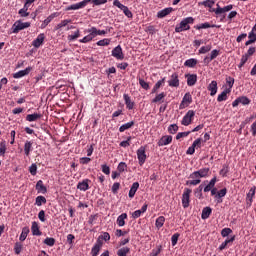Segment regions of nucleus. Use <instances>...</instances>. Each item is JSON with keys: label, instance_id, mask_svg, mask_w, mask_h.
Returning <instances> with one entry per match:
<instances>
[{"label": "nucleus", "instance_id": "1", "mask_svg": "<svg viewBox=\"0 0 256 256\" xmlns=\"http://www.w3.org/2000/svg\"><path fill=\"white\" fill-rule=\"evenodd\" d=\"M209 168H202L197 171L192 172L189 175V179L192 180H187L186 185H192V186H197L201 183V179H207L209 177Z\"/></svg>", "mask_w": 256, "mask_h": 256}, {"label": "nucleus", "instance_id": "2", "mask_svg": "<svg viewBox=\"0 0 256 256\" xmlns=\"http://www.w3.org/2000/svg\"><path fill=\"white\" fill-rule=\"evenodd\" d=\"M193 23H195V18L186 17L178 25H176L175 32L183 33V31H189V29H191L190 25H193Z\"/></svg>", "mask_w": 256, "mask_h": 256}, {"label": "nucleus", "instance_id": "3", "mask_svg": "<svg viewBox=\"0 0 256 256\" xmlns=\"http://www.w3.org/2000/svg\"><path fill=\"white\" fill-rule=\"evenodd\" d=\"M31 27V22H23L21 20H17L12 25V33L17 34L19 31H23V29H29Z\"/></svg>", "mask_w": 256, "mask_h": 256}, {"label": "nucleus", "instance_id": "4", "mask_svg": "<svg viewBox=\"0 0 256 256\" xmlns=\"http://www.w3.org/2000/svg\"><path fill=\"white\" fill-rule=\"evenodd\" d=\"M191 193H193V190L189 188L184 189V192L182 194V207L184 209H187L191 203Z\"/></svg>", "mask_w": 256, "mask_h": 256}, {"label": "nucleus", "instance_id": "5", "mask_svg": "<svg viewBox=\"0 0 256 256\" xmlns=\"http://www.w3.org/2000/svg\"><path fill=\"white\" fill-rule=\"evenodd\" d=\"M194 119H195V112L193 110H189L182 118L181 125H184V127H189V125L193 123Z\"/></svg>", "mask_w": 256, "mask_h": 256}, {"label": "nucleus", "instance_id": "6", "mask_svg": "<svg viewBox=\"0 0 256 256\" xmlns=\"http://www.w3.org/2000/svg\"><path fill=\"white\" fill-rule=\"evenodd\" d=\"M88 3H91V0H83V1L78 2L76 4H72L70 6H67L65 11H77L79 9H85V7H87Z\"/></svg>", "mask_w": 256, "mask_h": 256}, {"label": "nucleus", "instance_id": "7", "mask_svg": "<svg viewBox=\"0 0 256 256\" xmlns=\"http://www.w3.org/2000/svg\"><path fill=\"white\" fill-rule=\"evenodd\" d=\"M191 103H193V96H191V93L187 92L182 98V101L179 105V109H187V107H189Z\"/></svg>", "mask_w": 256, "mask_h": 256}, {"label": "nucleus", "instance_id": "8", "mask_svg": "<svg viewBox=\"0 0 256 256\" xmlns=\"http://www.w3.org/2000/svg\"><path fill=\"white\" fill-rule=\"evenodd\" d=\"M137 159L140 167H143L145 165V162L147 161V153L145 152V147H140L137 150Z\"/></svg>", "mask_w": 256, "mask_h": 256}, {"label": "nucleus", "instance_id": "9", "mask_svg": "<svg viewBox=\"0 0 256 256\" xmlns=\"http://www.w3.org/2000/svg\"><path fill=\"white\" fill-rule=\"evenodd\" d=\"M239 104L250 105L251 99H249L247 96H240L232 102V107H239Z\"/></svg>", "mask_w": 256, "mask_h": 256}, {"label": "nucleus", "instance_id": "10", "mask_svg": "<svg viewBox=\"0 0 256 256\" xmlns=\"http://www.w3.org/2000/svg\"><path fill=\"white\" fill-rule=\"evenodd\" d=\"M112 57H114L118 61H123V59H125V54H123V48H121V45L116 46L112 50Z\"/></svg>", "mask_w": 256, "mask_h": 256}, {"label": "nucleus", "instance_id": "11", "mask_svg": "<svg viewBox=\"0 0 256 256\" xmlns=\"http://www.w3.org/2000/svg\"><path fill=\"white\" fill-rule=\"evenodd\" d=\"M232 9H233L232 4L224 6L223 8L219 6V4H217V8L213 9L212 11H214L215 15H222V13H228V11H231Z\"/></svg>", "mask_w": 256, "mask_h": 256}, {"label": "nucleus", "instance_id": "12", "mask_svg": "<svg viewBox=\"0 0 256 256\" xmlns=\"http://www.w3.org/2000/svg\"><path fill=\"white\" fill-rule=\"evenodd\" d=\"M168 85L169 87H179V74H177V72H174L170 76V79L168 80Z\"/></svg>", "mask_w": 256, "mask_h": 256}, {"label": "nucleus", "instance_id": "13", "mask_svg": "<svg viewBox=\"0 0 256 256\" xmlns=\"http://www.w3.org/2000/svg\"><path fill=\"white\" fill-rule=\"evenodd\" d=\"M173 141V136L165 135L162 136L161 139L158 141V147H165V145H170Z\"/></svg>", "mask_w": 256, "mask_h": 256}, {"label": "nucleus", "instance_id": "14", "mask_svg": "<svg viewBox=\"0 0 256 256\" xmlns=\"http://www.w3.org/2000/svg\"><path fill=\"white\" fill-rule=\"evenodd\" d=\"M206 183H209V181L205 180L196 189H194V195L197 199H203V187H205Z\"/></svg>", "mask_w": 256, "mask_h": 256}, {"label": "nucleus", "instance_id": "15", "mask_svg": "<svg viewBox=\"0 0 256 256\" xmlns=\"http://www.w3.org/2000/svg\"><path fill=\"white\" fill-rule=\"evenodd\" d=\"M44 41H45V34L41 33L37 36L36 39L33 40L32 45L33 47H35V49H39V47L43 45Z\"/></svg>", "mask_w": 256, "mask_h": 256}, {"label": "nucleus", "instance_id": "16", "mask_svg": "<svg viewBox=\"0 0 256 256\" xmlns=\"http://www.w3.org/2000/svg\"><path fill=\"white\" fill-rule=\"evenodd\" d=\"M89 183H91V180L89 179H84L81 182H78L77 184V189L79 191H89L90 187H89Z\"/></svg>", "mask_w": 256, "mask_h": 256}, {"label": "nucleus", "instance_id": "17", "mask_svg": "<svg viewBox=\"0 0 256 256\" xmlns=\"http://www.w3.org/2000/svg\"><path fill=\"white\" fill-rule=\"evenodd\" d=\"M231 94V88H225V90L218 95L217 97V101L218 103H221L223 101H227V99H229V96Z\"/></svg>", "mask_w": 256, "mask_h": 256}, {"label": "nucleus", "instance_id": "18", "mask_svg": "<svg viewBox=\"0 0 256 256\" xmlns=\"http://www.w3.org/2000/svg\"><path fill=\"white\" fill-rule=\"evenodd\" d=\"M31 71H33L32 67H27L24 70H20L18 72H16L13 77L14 79H21V77H25L26 75H29V73H31Z\"/></svg>", "mask_w": 256, "mask_h": 256}, {"label": "nucleus", "instance_id": "19", "mask_svg": "<svg viewBox=\"0 0 256 256\" xmlns=\"http://www.w3.org/2000/svg\"><path fill=\"white\" fill-rule=\"evenodd\" d=\"M103 247V242L101 240H97L94 246L92 247L91 250V255L92 256H97L99 255V251H101V248Z\"/></svg>", "mask_w": 256, "mask_h": 256}, {"label": "nucleus", "instance_id": "20", "mask_svg": "<svg viewBox=\"0 0 256 256\" xmlns=\"http://www.w3.org/2000/svg\"><path fill=\"white\" fill-rule=\"evenodd\" d=\"M123 99L125 101L126 109L129 111L133 110L135 107V102L131 100V96H129V94H124Z\"/></svg>", "mask_w": 256, "mask_h": 256}, {"label": "nucleus", "instance_id": "21", "mask_svg": "<svg viewBox=\"0 0 256 256\" xmlns=\"http://www.w3.org/2000/svg\"><path fill=\"white\" fill-rule=\"evenodd\" d=\"M255 197V188H251L246 195V206L251 207L253 205V198Z\"/></svg>", "mask_w": 256, "mask_h": 256}, {"label": "nucleus", "instance_id": "22", "mask_svg": "<svg viewBox=\"0 0 256 256\" xmlns=\"http://www.w3.org/2000/svg\"><path fill=\"white\" fill-rule=\"evenodd\" d=\"M188 87H193L197 83V74H185Z\"/></svg>", "mask_w": 256, "mask_h": 256}, {"label": "nucleus", "instance_id": "23", "mask_svg": "<svg viewBox=\"0 0 256 256\" xmlns=\"http://www.w3.org/2000/svg\"><path fill=\"white\" fill-rule=\"evenodd\" d=\"M207 89H208V91H210L211 97H215V95H217V91L219 89L217 86V81H215V80L211 81V83L208 85Z\"/></svg>", "mask_w": 256, "mask_h": 256}, {"label": "nucleus", "instance_id": "24", "mask_svg": "<svg viewBox=\"0 0 256 256\" xmlns=\"http://www.w3.org/2000/svg\"><path fill=\"white\" fill-rule=\"evenodd\" d=\"M31 232H32V235H34L36 237H41V235H43V232H41V230L39 228V223H37L35 221L32 222Z\"/></svg>", "mask_w": 256, "mask_h": 256}, {"label": "nucleus", "instance_id": "25", "mask_svg": "<svg viewBox=\"0 0 256 256\" xmlns=\"http://www.w3.org/2000/svg\"><path fill=\"white\" fill-rule=\"evenodd\" d=\"M217 183V177H213L208 184L203 187L204 193H209V191L213 190L215 188V184Z\"/></svg>", "mask_w": 256, "mask_h": 256}, {"label": "nucleus", "instance_id": "26", "mask_svg": "<svg viewBox=\"0 0 256 256\" xmlns=\"http://www.w3.org/2000/svg\"><path fill=\"white\" fill-rule=\"evenodd\" d=\"M55 17H59V13L54 12L50 16H48L41 24V29H45V27H47V25H49V23H51L53 19H55Z\"/></svg>", "mask_w": 256, "mask_h": 256}, {"label": "nucleus", "instance_id": "27", "mask_svg": "<svg viewBox=\"0 0 256 256\" xmlns=\"http://www.w3.org/2000/svg\"><path fill=\"white\" fill-rule=\"evenodd\" d=\"M36 191H38V193H42V195H45V193H47V187L45 186V184H43V180H39L36 183Z\"/></svg>", "mask_w": 256, "mask_h": 256}, {"label": "nucleus", "instance_id": "28", "mask_svg": "<svg viewBox=\"0 0 256 256\" xmlns=\"http://www.w3.org/2000/svg\"><path fill=\"white\" fill-rule=\"evenodd\" d=\"M170 13H173V8L172 7L160 10L157 13V17H158V19H163V17H167V15H169Z\"/></svg>", "mask_w": 256, "mask_h": 256}, {"label": "nucleus", "instance_id": "29", "mask_svg": "<svg viewBox=\"0 0 256 256\" xmlns=\"http://www.w3.org/2000/svg\"><path fill=\"white\" fill-rule=\"evenodd\" d=\"M33 151V142L26 141L24 144V153L26 157H29L31 155V152Z\"/></svg>", "mask_w": 256, "mask_h": 256}, {"label": "nucleus", "instance_id": "30", "mask_svg": "<svg viewBox=\"0 0 256 256\" xmlns=\"http://www.w3.org/2000/svg\"><path fill=\"white\" fill-rule=\"evenodd\" d=\"M138 189H139V182H134L128 194L130 199H133V197H135V193H137Z\"/></svg>", "mask_w": 256, "mask_h": 256}, {"label": "nucleus", "instance_id": "31", "mask_svg": "<svg viewBox=\"0 0 256 256\" xmlns=\"http://www.w3.org/2000/svg\"><path fill=\"white\" fill-rule=\"evenodd\" d=\"M197 63H199V61H197V59L190 58L184 62V67H189L190 69H193L197 66Z\"/></svg>", "mask_w": 256, "mask_h": 256}, {"label": "nucleus", "instance_id": "32", "mask_svg": "<svg viewBox=\"0 0 256 256\" xmlns=\"http://www.w3.org/2000/svg\"><path fill=\"white\" fill-rule=\"evenodd\" d=\"M135 126V121H130L128 123H125L123 125H121L119 127V132L120 133H125V131H127L128 129H131V127H134Z\"/></svg>", "mask_w": 256, "mask_h": 256}, {"label": "nucleus", "instance_id": "33", "mask_svg": "<svg viewBox=\"0 0 256 256\" xmlns=\"http://www.w3.org/2000/svg\"><path fill=\"white\" fill-rule=\"evenodd\" d=\"M43 117L42 114L34 113V114H28L26 116V121H29V123H33V121H37Z\"/></svg>", "mask_w": 256, "mask_h": 256}, {"label": "nucleus", "instance_id": "34", "mask_svg": "<svg viewBox=\"0 0 256 256\" xmlns=\"http://www.w3.org/2000/svg\"><path fill=\"white\" fill-rule=\"evenodd\" d=\"M125 219H127V213H122L118 216L116 220L118 227H125Z\"/></svg>", "mask_w": 256, "mask_h": 256}, {"label": "nucleus", "instance_id": "35", "mask_svg": "<svg viewBox=\"0 0 256 256\" xmlns=\"http://www.w3.org/2000/svg\"><path fill=\"white\" fill-rule=\"evenodd\" d=\"M211 213H213V210L211 209V207H204L202 210V214H201V218L202 219H209V217H211Z\"/></svg>", "mask_w": 256, "mask_h": 256}, {"label": "nucleus", "instance_id": "36", "mask_svg": "<svg viewBox=\"0 0 256 256\" xmlns=\"http://www.w3.org/2000/svg\"><path fill=\"white\" fill-rule=\"evenodd\" d=\"M167 97V93L162 92L157 94L154 99H152V103H163V100Z\"/></svg>", "mask_w": 256, "mask_h": 256}, {"label": "nucleus", "instance_id": "37", "mask_svg": "<svg viewBox=\"0 0 256 256\" xmlns=\"http://www.w3.org/2000/svg\"><path fill=\"white\" fill-rule=\"evenodd\" d=\"M225 195H227V188H223L220 191H218V193L215 196V199L218 200V203H223V200H219V199H223Z\"/></svg>", "mask_w": 256, "mask_h": 256}, {"label": "nucleus", "instance_id": "38", "mask_svg": "<svg viewBox=\"0 0 256 256\" xmlns=\"http://www.w3.org/2000/svg\"><path fill=\"white\" fill-rule=\"evenodd\" d=\"M129 253H131V248H129L127 246L122 247V248L118 249V251H117L118 256H127V255H129Z\"/></svg>", "mask_w": 256, "mask_h": 256}, {"label": "nucleus", "instance_id": "39", "mask_svg": "<svg viewBox=\"0 0 256 256\" xmlns=\"http://www.w3.org/2000/svg\"><path fill=\"white\" fill-rule=\"evenodd\" d=\"M233 241H235V236H232L231 238L226 239L220 246H219V250L223 251V249L227 248V245H229V243H233Z\"/></svg>", "mask_w": 256, "mask_h": 256}, {"label": "nucleus", "instance_id": "40", "mask_svg": "<svg viewBox=\"0 0 256 256\" xmlns=\"http://www.w3.org/2000/svg\"><path fill=\"white\" fill-rule=\"evenodd\" d=\"M69 23H71V19L62 20L60 23H58L55 26V30L59 31V29H63V27H67V25H69Z\"/></svg>", "mask_w": 256, "mask_h": 256}, {"label": "nucleus", "instance_id": "41", "mask_svg": "<svg viewBox=\"0 0 256 256\" xmlns=\"http://www.w3.org/2000/svg\"><path fill=\"white\" fill-rule=\"evenodd\" d=\"M45 203H47V198H45V196L36 197L35 205H37V207H41V205H45Z\"/></svg>", "mask_w": 256, "mask_h": 256}, {"label": "nucleus", "instance_id": "42", "mask_svg": "<svg viewBox=\"0 0 256 256\" xmlns=\"http://www.w3.org/2000/svg\"><path fill=\"white\" fill-rule=\"evenodd\" d=\"M110 44H111V39L109 38H104L96 43L98 47H107V45H110Z\"/></svg>", "mask_w": 256, "mask_h": 256}, {"label": "nucleus", "instance_id": "43", "mask_svg": "<svg viewBox=\"0 0 256 256\" xmlns=\"http://www.w3.org/2000/svg\"><path fill=\"white\" fill-rule=\"evenodd\" d=\"M248 39L254 41V43L256 42V23L253 26L252 30L249 32Z\"/></svg>", "mask_w": 256, "mask_h": 256}, {"label": "nucleus", "instance_id": "44", "mask_svg": "<svg viewBox=\"0 0 256 256\" xmlns=\"http://www.w3.org/2000/svg\"><path fill=\"white\" fill-rule=\"evenodd\" d=\"M155 225L157 227V229H161V227H163V225H165V218L164 216H160L156 219Z\"/></svg>", "mask_w": 256, "mask_h": 256}, {"label": "nucleus", "instance_id": "45", "mask_svg": "<svg viewBox=\"0 0 256 256\" xmlns=\"http://www.w3.org/2000/svg\"><path fill=\"white\" fill-rule=\"evenodd\" d=\"M85 33H89L88 35L92 38L95 39V37H97L98 33H97V28L92 27L90 29L85 30Z\"/></svg>", "mask_w": 256, "mask_h": 256}, {"label": "nucleus", "instance_id": "46", "mask_svg": "<svg viewBox=\"0 0 256 256\" xmlns=\"http://www.w3.org/2000/svg\"><path fill=\"white\" fill-rule=\"evenodd\" d=\"M29 235V228L25 227L22 229V232L20 234L19 240L20 241H25L27 239V236Z\"/></svg>", "mask_w": 256, "mask_h": 256}, {"label": "nucleus", "instance_id": "47", "mask_svg": "<svg viewBox=\"0 0 256 256\" xmlns=\"http://www.w3.org/2000/svg\"><path fill=\"white\" fill-rule=\"evenodd\" d=\"M226 84L228 85V89H230L231 92V90L233 89V85H235V78L231 76L226 77Z\"/></svg>", "mask_w": 256, "mask_h": 256}, {"label": "nucleus", "instance_id": "48", "mask_svg": "<svg viewBox=\"0 0 256 256\" xmlns=\"http://www.w3.org/2000/svg\"><path fill=\"white\" fill-rule=\"evenodd\" d=\"M44 245H47L48 247H53L55 245V238L47 237L43 241Z\"/></svg>", "mask_w": 256, "mask_h": 256}, {"label": "nucleus", "instance_id": "49", "mask_svg": "<svg viewBox=\"0 0 256 256\" xmlns=\"http://www.w3.org/2000/svg\"><path fill=\"white\" fill-rule=\"evenodd\" d=\"M21 251H23V244L19 243V242H16L15 245H14V252H15V254L16 255H20Z\"/></svg>", "mask_w": 256, "mask_h": 256}, {"label": "nucleus", "instance_id": "50", "mask_svg": "<svg viewBox=\"0 0 256 256\" xmlns=\"http://www.w3.org/2000/svg\"><path fill=\"white\" fill-rule=\"evenodd\" d=\"M177 131H179V126H177V124H171L168 127V133H170L171 135H175V133H177Z\"/></svg>", "mask_w": 256, "mask_h": 256}, {"label": "nucleus", "instance_id": "51", "mask_svg": "<svg viewBox=\"0 0 256 256\" xmlns=\"http://www.w3.org/2000/svg\"><path fill=\"white\" fill-rule=\"evenodd\" d=\"M139 85L140 87H142V89H145V91H149L150 86H149V82H146L143 80V78H139Z\"/></svg>", "mask_w": 256, "mask_h": 256}, {"label": "nucleus", "instance_id": "52", "mask_svg": "<svg viewBox=\"0 0 256 256\" xmlns=\"http://www.w3.org/2000/svg\"><path fill=\"white\" fill-rule=\"evenodd\" d=\"M113 6H114V7H118V9H121V11H123V12H124L126 9L129 8V7L125 6V5H123L122 3H120L119 0H114Z\"/></svg>", "mask_w": 256, "mask_h": 256}, {"label": "nucleus", "instance_id": "53", "mask_svg": "<svg viewBox=\"0 0 256 256\" xmlns=\"http://www.w3.org/2000/svg\"><path fill=\"white\" fill-rule=\"evenodd\" d=\"M5 153H7V145L3 141L0 143V157H5Z\"/></svg>", "mask_w": 256, "mask_h": 256}, {"label": "nucleus", "instance_id": "54", "mask_svg": "<svg viewBox=\"0 0 256 256\" xmlns=\"http://www.w3.org/2000/svg\"><path fill=\"white\" fill-rule=\"evenodd\" d=\"M117 171H119L120 173H125V171H127V163L120 162L117 166Z\"/></svg>", "mask_w": 256, "mask_h": 256}, {"label": "nucleus", "instance_id": "55", "mask_svg": "<svg viewBox=\"0 0 256 256\" xmlns=\"http://www.w3.org/2000/svg\"><path fill=\"white\" fill-rule=\"evenodd\" d=\"M211 49H212L211 45L202 46V47L199 49V54H200V55H205V53H209V51H211Z\"/></svg>", "mask_w": 256, "mask_h": 256}, {"label": "nucleus", "instance_id": "56", "mask_svg": "<svg viewBox=\"0 0 256 256\" xmlns=\"http://www.w3.org/2000/svg\"><path fill=\"white\" fill-rule=\"evenodd\" d=\"M195 29L200 31V29H211V24L209 22L194 26Z\"/></svg>", "mask_w": 256, "mask_h": 256}, {"label": "nucleus", "instance_id": "57", "mask_svg": "<svg viewBox=\"0 0 256 256\" xmlns=\"http://www.w3.org/2000/svg\"><path fill=\"white\" fill-rule=\"evenodd\" d=\"M162 249H163V246L159 245L157 249H153L148 256H158L161 253Z\"/></svg>", "mask_w": 256, "mask_h": 256}, {"label": "nucleus", "instance_id": "58", "mask_svg": "<svg viewBox=\"0 0 256 256\" xmlns=\"http://www.w3.org/2000/svg\"><path fill=\"white\" fill-rule=\"evenodd\" d=\"M231 233H233V230L231 228H223L221 230L222 237H229V235H231Z\"/></svg>", "mask_w": 256, "mask_h": 256}, {"label": "nucleus", "instance_id": "59", "mask_svg": "<svg viewBox=\"0 0 256 256\" xmlns=\"http://www.w3.org/2000/svg\"><path fill=\"white\" fill-rule=\"evenodd\" d=\"M79 37H81V32L77 30L76 32H74V35L68 36V41H75L76 39H79Z\"/></svg>", "mask_w": 256, "mask_h": 256}, {"label": "nucleus", "instance_id": "60", "mask_svg": "<svg viewBox=\"0 0 256 256\" xmlns=\"http://www.w3.org/2000/svg\"><path fill=\"white\" fill-rule=\"evenodd\" d=\"M201 5H203L204 7H208L209 9H211V7H213V5H215V0H206L201 2Z\"/></svg>", "mask_w": 256, "mask_h": 256}, {"label": "nucleus", "instance_id": "61", "mask_svg": "<svg viewBox=\"0 0 256 256\" xmlns=\"http://www.w3.org/2000/svg\"><path fill=\"white\" fill-rule=\"evenodd\" d=\"M179 237H180L179 233H175L174 235H172L171 237L172 247H175V245H177V241H179Z\"/></svg>", "mask_w": 256, "mask_h": 256}, {"label": "nucleus", "instance_id": "62", "mask_svg": "<svg viewBox=\"0 0 256 256\" xmlns=\"http://www.w3.org/2000/svg\"><path fill=\"white\" fill-rule=\"evenodd\" d=\"M29 173L33 176L37 175V164L33 163L30 167H29Z\"/></svg>", "mask_w": 256, "mask_h": 256}, {"label": "nucleus", "instance_id": "63", "mask_svg": "<svg viewBox=\"0 0 256 256\" xmlns=\"http://www.w3.org/2000/svg\"><path fill=\"white\" fill-rule=\"evenodd\" d=\"M146 32L149 33V35H155L157 33V30L155 29V26L149 25L146 27Z\"/></svg>", "mask_w": 256, "mask_h": 256}, {"label": "nucleus", "instance_id": "64", "mask_svg": "<svg viewBox=\"0 0 256 256\" xmlns=\"http://www.w3.org/2000/svg\"><path fill=\"white\" fill-rule=\"evenodd\" d=\"M131 145V136H129L128 138H127V140H125V141H122L121 143H120V147H129Z\"/></svg>", "mask_w": 256, "mask_h": 256}]
</instances>
